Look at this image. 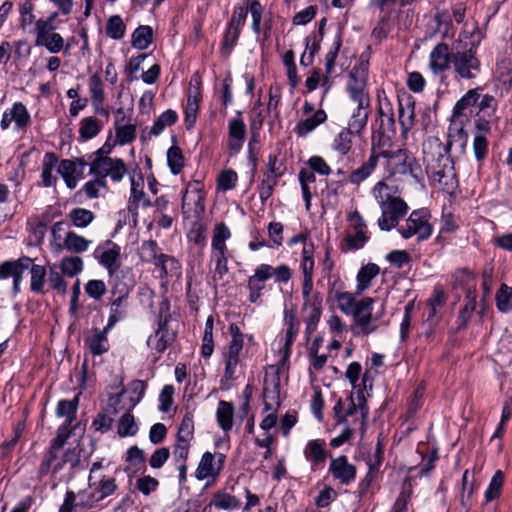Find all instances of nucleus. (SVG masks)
Here are the masks:
<instances>
[{"label": "nucleus", "instance_id": "obj_64", "mask_svg": "<svg viewBox=\"0 0 512 512\" xmlns=\"http://www.w3.org/2000/svg\"><path fill=\"white\" fill-rule=\"evenodd\" d=\"M279 178L263 172V179L258 186L259 197L262 202L267 201L273 194Z\"/></svg>", "mask_w": 512, "mask_h": 512}, {"label": "nucleus", "instance_id": "obj_60", "mask_svg": "<svg viewBox=\"0 0 512 512\" xmlns=\"http://www.w3.org/2000/svg\"><path fill=\"white\" fill-rule=\"evenodd\" d=\"M116 143L126 145L131 143L136 137V126L133 124L115 125Z\"/></svg>", "mask_w": 512, "mask_h": 512}, {"label": "nucleus", "instance_id": "obj_8", "mask_svg": "<svg viewBox=\"0 0 512 512\" xmlns=\"http://www.w3.org/2000/svg\"><path fill=\"white\" fill-rule=\"evenodd\" d=\"M430 218L431 214L425 208L413 210L406 219L405 224L398 227V233L404 239L416 236L418 241H425L433 232Z\"/></svg>", "mask_w": 512, "mask_h": 512}, {"label": "nucleus", "instance_id": "obj_25", "mask_svg": "<svg viewBox=\"0 0 512 512\" xmlns=\"http://www.w3.org/2000/svg\"><path fill=\"white\" fill-rule=\"evenodd\" d=\"M304 456L311 463L312 469L323 466L328 456L325 450V441L321 439L310 440L304 448Z\"/></svg>", "mask_w": 512, "mask_h": 512}, {"label": "nucleus", "instance_id": "obj_39", "mask_svg": "<svg viewBox=\"0 0 512 512\" xmlns=\"http://www.w3.org/2000/svg\"><path fill=\"white\" fill-rule=\"evenodd\" d=\"M152 40V28L148 25H141L132 33L131 44L136 49L145 50L152 43Z\"/></svg>", "mask_w": 512, "mask_h": 512}, {"label": "nucleus", "instance_id": "obj_62", "mask_svg": "<svg viewBox=\"0 0 512 512\" xmlns=\"http://www.w3.org/2000/svg\"><path fill=\"white\" fill-rule=\"evenodd\" d=\"M496 305L504 313L512 310V288L506 284L500 286L496 294Z\"/></svg>", "mask_w": 512, "mask_h": 512}, {"label": "nucleus", "instance_id": "obj_2", "mask_svg": "<svg viewBox=\"0 0 512 512\" xmlns=\"http://www.w3.org/2000/svg\"><path fill=\"white\" fill-rule=\"evenodd\" d=\"M286 330L274 340L273 350L279 353L276 364H271L265 369L264 384H281L288 381L286 362L291 355L292 344L299 331V322L294 314L288 311L284 313Z\"/></svg>", "mask_w": 512, "mask_h": 512}, {"label": "nucleus", "instance_id": "obj_9", "mask_svg": "<svg viewBox=\"0 0 512 512\" xmlns=\"http://www.w3.org/2000/svg\"><path fill=\"white\" fill-rule=\"evenodd\" d=\"M374 300L370 297H365L357 302L354 308V312L349 316L353 317L354 335H368L376 331L377 327L374 325V321L378 320L384 310V304L381 306L382 312L380 314L372 315Z\"/></svg>", "mask_w": 512, "mask_h": 512}, {"label": "nucleus", "instance_id": "obj_45", "mask_svg": "<svg viewBox=\"0 0 512 512\" xmlns=\"http://www.w3.org/2000/svg\"><path fill=\"white\" fill-rule=\"evenodd\" d=\"M101 129L102 125L95 117H85L80 121L79 135L83 140H90L97 136Z\"/></svg>", "mask_w": 512, "mask_h": 512}, {"label": "nucleus", "instance_id": "obj_5", "mask_svg": "<svg viewBox=\"0 0 512 512\" xmlns=\"http://www.w3.org/2000/svg\"><path fill=\"white\" fill-rule=\"evenodd\" d=\"M80 450L77 447L59 446L51 444L48 451L44 455L38 469V476L43 477L47 474H56L66 465L74 468L79 464Z\"/></svg>", "mask_w": 512, "mask_h": 512}, {"label": "nucleus", "instance_id": "obj_44", "mask_svg": "<svg viewBox=\"0 0 512 512\" xmlns=\"http://www.w3.org/2000/svg\"><path fill=\"white\" fill-rule=\"evenodd\" d=\"M378 273L379 267L374 263L362 267L357 274V292L361 293L365 291L369 287L371 280L376 277Z\"/></svg>", "mask_w": 512, "mask_h": 512}, {"label": "nucleus", "instance_id": "obj_48", "mask_svg": "<svg viewBox=\"0 0 512 512\" xmlns=\"http://www.w3.org/2000/svg\"><path fill=\"white\" fill-rule=\"evenodd\" d=\"M80 392L72 400H61L59 401L56 409V414L59 417H66L68 425L72 424L75 418L78 406V398Z\"/></svg>", "mask_w": 512, "mask_h": 512}, {"label": "nucleus", "instance_id": "obj_52", "mask_svg": "<svg viewBox=\"0 0 512 512\" xmlns=\"http://www.w3.org/2000/svg\"><path fill=\"white\" fill-rule=\"evenodd\" d=\"M35 44L36 46L45 47L50 53L56 54L63 49L64 39L59 33L54 31L40 40H35Z\"/></svg>", "mask_w": 512, "mask_h": 512}, {"label": "nucleus", "instance_id": "obj_42", "mask_svg": "<svg viewBox=\"0 0 512 512\" xmlns=\"http://www.w3.org/2000/svg\"><path fill=\"white\" fill-rule=\"evenodd\" d=\"M211 505L218 510H236L240 507V500L224 491H218L213 495Z\"/></svg>", "mask_w": 512, "mask_h": 512}, {"label": "nucleus", "instance_id": "obj_40", "mask_svg": "<svg viewBox=\"0 0 512 512\" xmlns=\"http://www.w3.org/2000/svg\"><path fill=\"white\" fill-rule=\"evenodd\" d=\"M14 122V129L22 131L31 123L30 113L26 106L21 102H15L10 109Z\"/></svg>", "mask_w": 512, "mask_h": 512}, {"label": "nucleus", "instance_id": "obj_46", "mask_svg": "<svg viewBox=\"0 0 512 512\" xmlns=\"http://www.w3.org/2000/svg\"><path fill=\"white\" fill-rule=\"evenodd\" d=\"M478 88L468 90L454 105L453 107V118L460 117L464 110L474 105L479 100Z\"/></svg>", "mask_w": 512, "mask_h": 512}, {"label": "nucleus", "instance_id": "obj_63", "mask_svg": "<svg viewBox=\"0 0 512 512\" xmlns=\"http://www.w3.org/2000/svg\"><path fill=\"white\" fill-rule=\"evenodd\" d=\"M138 431V426L134 416L129 412L124 413L118 423V434L121 437L134 436Z\"/></svg>", "mask_w": 512, "mask_h": 512}, {"label": "nucleus", "instance_id": "obj_61", "mask_svg": "<svg viewBox=\"0 0 512 512\" xmlns=\"http://www.w3.org/2000/svg\"><path fill=\"white\" fill-rule=\"evenodd\" d=\"M67 224L64 221H57L51 227V245L57 251L63 250L65 233L69 232Z\"/></svg>", "mask_w": 512, "mask_h": 512}, {"label": "nucleus", "instance_id": "obj_35", "mask_svg": "<svg viewBox=\"0 0 512 512\" xmlns=\"http://www.w3.org/2000/svg\"><path fill=\"white\" fill-rule=\"evenodd\" d=\"M216 420L224 432H229L234 424V408L230 402L220 401L216 410Z\"/></svg>", "mask_w": 512, "mask_h": 512}, {"label": "nucleus", "instance_id": "obj_28", "mask_svg": "<svg viewBox=\"0 0 512 512\" xmlns=\"http://www.w3.org/2000/svg\"><path fill=\"white\" fill-rule=\"evenodd\" d=\"M140 401V394L136 389H122L118 394L110 398V404L115 410H126L129 412Z\"/></svg>", "mask_w": 512, "mask_h": 512}, {"label": "nucleus", "instance_id": "obj_20", "mask_svg": "<svg viewBox=\"0 0 512 512\" xmlns=\"http://www.w3.org/2000/svg\"><path fill=\"white\" fill-rule=\"evenodd\" d=\"M376 139H372L370 155L360 167L353 170L349 175V182L353 185H359L364 182L374 172L378 165L380 154L377 152Z\"/></svg>", "mask_w": 512, "mask_h": 512}, {"label": "nucleus", "instance_id": "obj_10", "mask_svg": "<svg viewBox=\"0 0 512 512\" xmlns=\"http://www.w3.org/2000/svg\"><path fill=\"white\" fill-rule=\"evenodd\" d=\"M169 320V303L164 300L159 307L158 328L147 339V345L159 353L163 352L175 339V333L168 328Z\"/></svg>", "mask_w": 512, "mask_h": 512}, {"label": "nucleus", "instance_id": "obj_6", "mask_svg": "<svg viewBox=\"0 0 512 512\" xmlns=\"http://www.w3.org/2000/svg\"><path fill=\"white\" fill-rule=\"evenodd\" d=\"M377 152L380 154V157L386 159V167L390 175L410 176L416 182L422 180V168L415 157L409 154L407 150L399 149L392 151L379 148Z\"/></svg>", "mask_w": 512, "mask_h": 512}, {"label": "nucleus", "instance_id": "obj_14", "mask_svg": "<svg viewBox=\"0 0 512 512\" xmlns=\"http://www.w3.org/2000/svg\"><path fill=\"white\" fill-rule=\"evenodd\" d=\"M368 70L364 64L355 65L348 74L346 89L352 101L370 99L367 92Z\"/></svg>", "mask_w": 512, "mask_h": 512}, {"label": "nucleus", "instance_id": "obj_15", "mask_svg": "<svg viewBox=\"0 0 512 512\" xmlns=\"http://www.w3.org/2000/svg\"><path fill=\"white\" fill-rule=\"evenodd\" d=\"M94 256L112 276L116 273L121 266V248L119 245L112 241H106L103 245H99L95 251Z\"/></svg>", "mask_w": 512, "mask_h": 512}, {"label": "nucleus", "instance_id": "obj_22", "mask_svg": "<svg viewBox=\"0 0 512 512\" xmlns=\"http://www.w3.org/2000/svg\"><path fill=\"white\" fill-rule=\"evenodd\" d=\"M379 128L376 135H373L372 139H376V147L382 148L390 145L392 137L396 133V123L394 118V112L383 113L378 115Z\"/></svg>", "mask_w": 512, "mask_h": 512}, {"label": "nucleus", "instance_id": "obj_47", "mask_svg": "<svg viewBox=\"0 0 512 512\" xmlns=\"http://www.w3.org/2000/svg\"><path fill=\"white\" fill-rule=\"evenodd\" d=\"M34 10L35 5L32 0H22L19 3L20 26L23 29H27L37 22Z\"/></svg>", "mask_w": 512, "mask_h": 512}, {"label": "nucleus", "instance_id": "obj_56", "mask_svg": "<svg viewBox=\"0 0 512 512\" xmlns=\"http://www.w3.org/2000/svg\"><path fill=\"white\" fill-rule=\"evenodd\" d=\"M167 164L172 174H179L184 167V156L178 146H171L167 151Z\"/></svg>", "mask_w": 512, "mask_h": 512}, {"label": "nucleus", "instance_id": "obj_27", "mask_svg": "<svg viewBox=\"0 0 512 512\" xmlns=\"http://www.w3.org/2000/svg\"><path fill=\"white\" fill-rule=\"evenodd\" d=\"M140 205L149 207L151 202L143 191V179L136 180L132 177L128 209L131 213L136 214Z\"/></svg>", "mask_w": 512, "mask_h": 512}, {"label": "nucleus", "instance_id": "obj_31", "mask_svg": "<svg viewBox=\"0 0 512 512\" xmlns=\"http://www.w3.org/2000/svg\"><path fill=\"white\" fill-rule=\"evenodd\" d=\"M59 164L58 157L53 152L45 153L42 160L41 180L45 187H51L56 184L57 177L53 175V170Z\"/></svg>", "mask_w": 512, "mask_h": 512}, {"label": "nucleus", "instance_id": "obj_58", "mask_svg": "<svg viewBox=\"0 0 512 512\" xmlns=\"http://www.w3.org/2000/svg\"><path fill=\"white\" fill-rule=\"evenodd\" d=\"M265 411H277L280 406L279 386H265L263 391Z\"/></svg>", "mask_w": 512, "mask_h": 512}, {"label": "nucleus", "instance_id": "obj_51", "mask_svg": "<svg viewBox=\"0 0 512 512\" xmlns=\"http://www.w3.org/2000/svg\"><path fill=\"white\" fill-rule=\"evenodd\" d=\"M126 25L119 15H112L106 23V35L114 40H120L124 37Z\"/></svg>", "mask_w": 512, "mask_h": 512}, {"label": "nucleus", "instance_id": "obj_11", "mask_svg": "<svg viewBox=\"0 0 512 512\" xmlns=\"http://www.w3.org/2000/svg\"><path fill=\"white\" fill-rule=\"evenodd\" d=\"M127 171L126 164L120 158L98 157L92 158L90 162V174L101 180L109 177L114 182H120Z\"/></svg>", "mask_w": 512, "mask_h": 512}, {"label": "nucleus", "instance_id": "obj_7", "mask_svg": "<svg viewBox=\"0 0 512 512\" xmlns=\"http://www.w3.org/2000/svg\"><path fill=\"white\" fill-rule=\"evenodd\" d=\"M231 231L225 223H218L213 229L211 242V258L215 263L213 279L221 280L228 272V259L226 256V241L230 239Z\"/></svg>", "mask_w": 512, "mask_h": 512}, {"label": "nucleus", "instance_id": "obj_41", "mask_svg": "<svg viewBox=\"0 0 512 512\" xmlns=\"http://www.w3.org/2000/svg\"><path fill=\"white\" fill-rule=\"evenodd\" d=\"M178 120L176 111L168 109L161 113L158 118L154 121L150 135L159 136L167 127L174 125Z\"/></svg>", "mask_w": 512, "mask_h": 512}, {"label": "nucleus", "instance_id": "obj_34", "mask_svg": "<svg viewBox=\"0 0 512 512\" xmlns=\"http://www.w3.org/2000/svg\"><path fill=\"white\" fill-rule=\"evenodd\" d=\"M91 243V240H88L84 236L70 230L69 232L65 233L63 250L65 249L70 253L80 254L86 252L89 249Z\"/></svg>", "mask_w": 512, "mask_h": 512}, {"label": "nucleus", "instance_id": "obj_49", "mask_svg": "<svg viewBox=\"0 0 512 512\" xmlns=\"http://www.w3.org/2000/svg\"><path fill=\"white\" fill-rule=\"evenodd\" d=\"M58 16V12H53L47 18H40L35 22L34 29L36 33V40H40L46 35L54 32L56 29L54 23Z\"/></svg>", "mask_w": 512, "mask_h": 512}, {"label": "nucleus", "instance_id": "obj_37", "mask_svg": "<svg viewBox=\"0 0 512 512\" xmlns=\"http://www.w3.org/2000/svg\"><path fill=\"white\" fill-rule=\"evenodd\" d=\"M200 100L201 92L198 88L189 91L185 106V123L188 128H191L196 121Z\"/></svg>", "mask_w": 512, "mask_h": 512}, {"label": "nucleus", "instance_id": "obj_4", "mask_svg": "<svg viewBox=\"0 0 512 512\" xmlns=\"http://www.w3.org/2000/svg\"><path fill=\"white\" fill-rule=\"evenodd\" d=\"M469 32L463 30L459 34V43L467 39ZM470 37L472 41L469 47L465 46L462 49L457 48L452 52V67L455 76L460 79L471 80L475 79L481 71V62L477 56V50L482 40L481 32L475 28Z\"/></svg>", "mask_w": 512, "mask_h": 512}, {"label": "nucleus", "instance_id": "obj_57", "mask_svg": "<svg viewBox=\"0 0 512 512\" xmlns=\"http://www.w3.org/2000/svg\"><path fill=\"white\" fill-rule=\"evenodd\" d=\"M399 123L404 132L408 131L412 125L414 120V103L411 101H407L403 104L399 101Z\"/></svg>", "mask_w": 512, "mask_h": 512}, {"label": "nucleus", "instance_id": "obj_53", "mask_svg": "<svg viewBox=\"0 0 512 512\" xmlns=\"http://www.w3.org/2000/svg\"><path fill=\"white\" fill-rule=\"evenodd\" d=\"M84 268L83 260L78 256L64 257L60 263V269L68 277H74Z\"/></svg>", "mask_w": 512, "mask_h": 512}, {"label": "nucleus", "instance_id": "obj_55", "mask_svg": "<svg viewBox=\"0 0 512 512\" xmlns=\"http://www.w3.org/2000/svg\"><path fill=\"white\" fill-rule=\"evenodd\" d=\"M476 308V292L468 289L465 296V305L459 312V321L461 326H466Z\"/></svg>", "mask_w": 512, "mask_h": 512}, {"label": "nucleus", "instance_id": "obj_30", "mask_svg": "<svg viewBox=\"0 0 512 512\" xmlns=\"http://www.w3.org/2000/svg\"><path fill=\"white\" fill-rule=\"evenodd\" d=\"M304 310L307 313L305 319L306 333L310 335L316 330L320 320L322 314V299L316 296L311 302L304 303Z\"/></svg>", "mask_w": 512, "mask_h": 512}, {"label": "nucleus", "instance_id": "obj_32", "mask_svg": "<svg viewBox=\"0 0 512 512\" xmlns=\"http://www.w3.org/2000/svg\"><path fill=\"white\" fill-rule=\"evenodd\" d=\"M93 476H89V486L94 489L93 493L99 501L112 495L117 490V484L112 477L103 476L99 481H92Z\"/></svg>", "mask_w": 512, "mask_h": 512}, {"label": "nucleus", "instance_id": "obj_21", "mask_svg": "<svg viewBox=\"0 0 512 512\" xmlns=\"http://www.w3.org/2000/svg\"><path fill=\"white\" fill-rule=\"evenodd\" d=\"M225 460L224 454H218V461H215V456L210 452H205L198 464L195 472V477L198 480L207 478H215L222 469Z\"/></svg>", "mask_w": 512, "mask_h": 512}, {"label": "nucleus", "instance_id": "obj_12", "mask_svg": "<svg viewBox=\"0 0 512 512\" xmlns=\"http://www.w3.org/2000/svg\"><path fill=\"white\" fill-rule=\"evenodd\" d=\"M140 257L143 261L153 263L160 269V277L164 278L170 271L177 270L179 264L175 258L160 253L157 242L154 240L144 241L140 247Z\"/></svg>", "mask_w": 512, "mask_h": 512}, {"label": "nucleus", "instance_id": "obj_24", "mask_svg": "<svg viewBox=\"0 0 512 512\" xmlns=\"http://www.w3.org/2000/svg\"><path fill=\"white\" fill-rule=\"evenodd\" d=\"M354 133L355 131L348 127L341 129L332 139L331 151L341 159L347 157L352 151Z\"/></svg>", "mask_w": 512, "mask_h": 512}, {"label": "nucleus", "instance_id": "obj_26", "mask_svg": "<svg viewBox=\"0 0 512 512\" xmlns=\"http://www.w3.org/2000/svg\"><path fill=\"white\" fill-rule=\"evenodd\" d=\"M357 103V108L353 112L349 122L348 128L360 133L367 125L369 117L370 99L354 100Z\"/></svg>", "mask_w": 512, "mask_h": 512}, {"label": "nucleus", "instance_id": "obj_29", "mask_svg": "<svg viewBox=\"0 0 512 512\" xmlns=\"http://www.w3.org/2000/svg\"><path fill=\"white\" fill-rule=\"evenodd\" d=\"M327 120V114L324 110L319 109L314 112L310 117L298 121L294 131L299 137H305L319 125L323 124Z\"/></svg>", "mask_w": 512, "mask_h": 512}, {"label": "nucleus", "instance_id": "obj_17", "mask_svg": "<svg viewBox=\"0 0 512 512\" xmlns=\"http://www.w3.org/2000/svg\"><path fill=\"white\" fill-rule=\"evenodd\" d=\"M452 64V52L448 44L438 43L429 54L428 67L433 75L441 76L450 68Z\"/></svg>", "mask_w": 512, "mask_h": 512}, {"label": "nucleus", "instance_id": "obj_54", "mask_svg": "<svg viewBox=\"0 0 512 512\" xmlns=\"http://www.w3.org/2000/svg\"><path fill=\"white\" fill-rule=\"evenodd\" d=\"M333 297L337 303V307L342 313L349 316L354 312V308L358 301L355 300L352 293L336 291L334 292Z\"/></svg>", "mask_w": 512, "mask_h": 512}, {"label": "nucleus", "instance_id": "obj_38", "mask_svg": "<svg viewBox=\"0 0 512 512\" xmlns=\"http://www.w3.org/2000/svg\"><path fill=\"white\" fill-rule=\"evenodd\" d=\"M67 217L71 224L79 229L88 227L95 220V214L91 210L82 207L71 209Z\"/></svg>", "mask_w": 512, "mask_h": 512}, {"label": "nucleus", "instance_id": "obj_1", "mask_svg": "<svg viewBox=\"0 0 512 512\" xmlns=\"http://www.w3.org/2000/svg\"><path fill=\"white\" fill-rule=\"evenodd\" d=\"M455 131L456 133L452 135L451 128H449L448 139L445 145L436 137L428 139L423 144L425 160L428 162L427 169L431 174L432 180L438 182L442 187L449 186L454 177L453 162L449 155L453 142L460 141L461 147H464L466 143V135L463 129L458 128Z\"/></svg>", "mask_w": 512, "mask_h": 512}, {"label": "nucleus", "instance_id": "obj_50", "mask_svg": "<svg viewBox=\"0 0 512 512\" xmlns=\"http://www.w3.org/2000/svg\"><path fill=\"white\" fill-rule=\"evenodd\" d=\"M31 274V283L30 288L31 291L37 294L44 293V285L46 278V269L42 265L34 264L30 268Z\"/></svg>", "mask_w": 512, "mask_h": 512}, {"label": "nucleus", "instance_id": "obj_59", "mask_svg": "<svg viewBox=\"0 0 512 512\" xmlns=\"http://www.w3.org/2000/svg\"><path fill=\"white\" fill-rule=\"evenodd\" d=\"M9 277L13 278L14 292H18L22 277L17 271L16 263H13L11 260L5 261L0 265V280L7 279Z\"/></svg>", "mask_w": 512, "mask_h": 512}, {"label": "nucleus", "instance_id": "obj_16", "mask_svg": "<svg viewBox=\"0 0 512 512\" xmlns=\"http://www.w3.org/2000/svg\"><path fill=\"white\" fill-rule=\"evenodd\" d=\"M86 162L81 158L63 159L57 166V172L69 189H74L83 178Z\"/></svg>", "mask_w": 512, "mask_h": 512}, {"label": "nucleus", "instance_id": "obj_33", "mask_svg": "<svg viewBox=\"0 0 512 512\" xmlns=\"http://www.w3.org/2000/svg\"><path fill=\"white\" fill-rule=\"evenodd\" d=\"M127 315V296L119 295L111 302L110 313L106 330H111L117 322L125 319Z\"/></svg>", "mask_w": 512, "mask_h": 512}, {"label": "nucleus", "instance_id": "obj_19", "mask_svg": "<svg viewBox=\"0 0 512 512\" xmlns=\"http://www.w3.org/2000/svg\"><path fill=\"white\" fill-rule=\"evenodd\" d=\"M269 272L270 268L267 264H260L255 268L253 275L248 278V299L251 303H258L260 300L265 282L269 280Z\"/></svg>", "mask_w": 512, "mask_h": 512}, {"label": "nucleus", "instance_id": "obj_36", "mask_svg": "<svg viewBox=\"0 0 512 512\" xmlns=\"http://www.w3.org/2000/svg\"><path fill=\"white\" fill-rule=\"evenodd\" d=\"M354 391L351 393V406L348 410L349 414L360 411L362 418V426L364 427V420L368 415V409L366 406L365 392L367 386H353Z\"/></svg>", "mask_w": 512, "mask_h": 512}, {"label": "nucleus", "instance_id": "obj_23", "mask_svg": "<svg viewBox=\"0 0 512 512\" xmlns=\"http://www.w3.org/2000/svg\"><path fill=\"white\" fill-rule=\"evenodd\" d=\"M228 148L234 153L239 152L246 139V125L238 112L236 117H233L228 122Z\"/></svg>", "mask_w": 512, "mask_h": 512}, {"label": "nucleus", "instance_id": "obj_43", "mask_svg": "<svg viewBox=\"0 0 512 512\" xmlns=\"http://www.w3.org/2000/svg\"><path fill=\"white\" fill-rule=\"evenodd\" d=\"M110 330H95L89 340V349L93 355H101L109 350L107 334Z\"/></svg>", "mask_w": 512, "mask_h": 512}, {"label": "nucleus", "instance_id": "obj_3", "mask_svg": "<svg viewBox=\"0 0 512 512\" xmlns=\"http://www.w3.org/2000/svg\"><path fill=\"white\" fill-rule=\"evenodd\" d=\"M372 195L381 210V216L377 220L380 230L391 231L396 228L408 213V204L402 198L392 194V188L383 181L374 185Z\"/></svg>", "mask_w": 512, "mask_h": 512}, {"label": "nucleus", "instance_id": "obj_18", "mask_svg": "<svg viewBox=\"0 0 512 512\" xmlns=\"http://www.w3.org/2000/svg\"><path fill=\"white\" fill-rule=\"evenodd\" d=\"M329 472L335 480L342 485H350L356 479V467L348 461L347 456L341 455L332 458Z\"/></svg>", "mask_w": 512, "mask_h": 512}, {"label": "nucleus", "instance_id": "obj_13", "mask_svg": "<svg viewBox=\"0 0 512 512\" xmlns=\"http://www.w3.org/2000/svg\"><path fill=\"white\" fill-rule=\"evenodd\" d=\"M205 195L198 181L187 185L182 197V212L185 218L200 219L205 211Z\"/></svg>", "mask_w": 512, "mask_h": 512}]
</instances>
